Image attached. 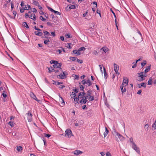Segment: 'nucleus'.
I'll list each match as a JSON object with an SVG mask.
<instances>
[{
	"label": "nucleus",
	"mask_w": 156,
	"mask_h": 156,
	"mask_svg": "<svg viewBox=\"0 0 156 156\" xmlns=\"http://www.w3.org/2000/svg\"><path fill=\"white\" fill-rule=\"evenodd\" d=\"M86 49V48L85 47H81L80 48L78 49V50H79V51L80 52L81 51H84Z\"/></svg>",
	"instance_id": "34"
},
{
	"label": "nucleus",
	"mask_w": 156,
	"mask_h": 156,
	"mask_svg": "<svg viewBox=\"0 0 156 156\" xmlns=\"http://www.w3.org/2000/svg\"><path fill=\"white\" fill-rule=\"evenodd\" d=\"M43 33L44 34V35H47V36H49L50 35V34L49 33V32L46 30H44Z\"/></svg>",
	"instance_id": "25"
},
{
	"label": "nucleus",
	"mask_w": 156,
	"mask_h": 156,
	"mask_svg": "<svg viewBox=\"0 0 156 156\" xmlns=\"http://www.w3.org/2000/svg\"><path fill=\"white\" fill-rule=\"evenodd\" d=\"M79 98H79L78 97V98L76 97V98H74V100L75 102H76V103H75L76 104L78 103V101H79Z\"/></svg>",
	"instance_id": "38"
},
{
	"label": "nucleus",
	"mask_w": 156,
	"mask_h": 156,
	"mask_svg": "<svg viewBox=\"0 0 156 156\" xmlns=\"http://www.w3.org/2000/svg\"><path fill=\"white\" fill-rule=\"evenodd\" d=\"M151 65H150L149 66H147V68L144 70V73H145L148 72L151 69Z\"/></svg>",
	"instance_id": "20"
},
{
	"label": "nucleus",
	"mask_w": 156,
	"mask_h": 156,
	"mask_svg": "<svg viewBox=\"0 0 156 156\" xmlns=\"http://www.w3.org/2000/svg\"><path fill=\"white\" fill-rule=\"evenodd\" d=\"M110 11L112 12V13H113V14L115 18H116V16L115 15V13L114 12V11L112 10V9L111 8Z\"/></svg>",
	"instance_id": "43"
},
{
	"label": "nucleus",
	"mask_w": 156,
	"mask_h": 156,
	"mask_svg": "<svg viewBox=\"0 0 156 156\" xmlns=\"http://www.w3.org/2000/svg\"><path fill=\"white\" fill-rule=\"evenodd\" d=\"M69 8L71 9H75L76 8V6L74 5H69Z\"/></svg>",
	"instance_id": "35"
},
{
	"label": "nucleus",
	"mask_w": 156,
	"mask_h": 156,
	"mask_svg": "<svg viewBox=\"0 0 156 156\" xmlns=\"http://www.w3.org/2000/svg\"><path fill=\"white\" fill-rule=\"evenodd\" d=\"M62 73H61L59 74V75L57 76L58 77V76H59L61 79H64L66 78V72H62Z\"/></svg>",
	"instance_id": "8"
},
{
	"label": "nucleus",
	"mask_w": 156,
	"mask_h": 156,
	"mask_svg": "<svg viewBox=\"0 0 156 156\" xmlns=\"http://www.w3.org/2000/svg\"><path fill=\"white\" fill-rule=\"evenodd\" d=\"M104 74L105 76V78L106 80L108 77V75L107 73L105 67H103Z\"/></svg>",
	"instance_id": "14"
},
{
	"label": "nucleus",
	"mask_w": 156,
	"mask_h": 156,
	"mask_svg": "<svg viewBox=\"0 0 156 156\" xmlns=\"http://www.w3.org/2000/svg\"><path fill=\"white\" fill-rule=\"evenodd\" d=\"M30 19H33L34 20H36V17L34 13H33V14L30 15Z\"/></svg>",
	"instance_id": "17"
},
{
	"label": "nucleus",
	"mask_w": 156,
	"mask_h": 156,
	"mask_svg": "<svg viewBox=\"0 0 156 156\" xmlns=\"http://www.w3.org/2000/svg\"><path fill=\"white\" fill-rule=\"evenodd\" d=\"M11 10H12L14 8V4L12 2H11Z\"/></svg>",
	"instance_id": "53"
},
{
	"label": "nucleus",
	"mask_w": 156,
	"mask_h": 156,
	"mask_svg": "<svg viewBox=\"0 0 156 156\" xmlns=\"http://www.w3.org/2000/svg\"><path fill=\"white\" fill-rule=\"evenodd\" d=\"M74 78L75 79L78 80L79 78V76L77 75H75Z\"/></svg>",
	"instance_id": "61"
},
{
	"label": "nucleus",
	"mask_w": 156,
	"mask_h": 156,
	"mask_svg": "<svg viewBox=\"0 0 156 156\" xmlns=\"http://www.w3.org/2000/svg\"><path fill=\"white\" fill-rule=\"evenodd\" d=\"M122 83L121 85L126 87L128 84V79L126 77H123Z\"/></svg>",
	"instance_id": "5"
},
{
	"label": "nucleus",
	"mask_w": 156,
	"mask_h": 156,
	"mask_svg": "<svg viewBox=\"0 0 156 156\" xmlns=\"http://www.w3.org/2000/svg\"><path fill=\"white\" fill-rule=\"evenodd\" d=\"M30 96L31 98L37 101L39 103H40L41 100L37 99L35 95L33 92H30Z\"/></svg>",
	"instance_id": "4"
},
{
	"label": "nucleus",
	"mask_w": 156,
	"mask_h": 156,
	"mask_svg": "<svg viewBox=\"0 0 156 156\" xmlns=\"http://www.w3.org/2000/svg\"><path fill=\"white\" fill-rule=\"evenodd\" d=\"M82 99L80 101V103L81 104H85L87 101V100H86L83 98H81Z\"/></svg>",
	"instance_id": "13"
},
{
	"label": "nucleus",
	"mask_w": 156,
	"mask_h": 156,
	"mask_svg": "<svg viewBox=\"0 0 156 156\" xmlns=\"http://www.w3.org/2000/svg\"><path fill=\"white\" fill-rule=\"evenodd\" d=\"M129 141H130V142L132 143V145H133V143H135L133 141V138H132V137H131L129 138Z\"/></svg>",
	"instance_id": "52"
},
{
	"label": "nucleus",
	"mask_w": 156,
	"mask_h": 156,
	"mask_svg": "<svg viewBox=\"0 0 156 156\" xmlns=\"http://www.w3.org/2000/svg\"><path fill=\"white\" fill-rule=\"evenodd\" d=\"M140 85L141 87H143L144 88H146V84L145 83H141Z\"/></svg>",
	"instance_id": "37"
},
{
	"label": "nucleus",
	"mask_w": 156,
	"mask_h": 156,
	"mask_svg": "<svg viewBox=\"0 0 156 156\" xmlns=\"http://www.w3.org/2000/svg\"><path fill=\"white\" fill-rule=\"evenodd\" d=\"M33 3L34 5L36 6H38L39 5V3L36 1L34 0Z\"/></svg>",
	"instance_id": "42"
},
{
	"label": "nucleus",
	"mask_w": 156,
	"mask_h": 156,
	"mask_svg": "<svg viewBox=\"0 0 156 156\" xmlns=\"http://www.w3.org/2000/svg\"><path fill=\"white\" fill-rule=\"evenodd\" d=\"M49 39V38H47L46 40L44 41V43L45 44L48 45L49 44L48 42H50Z\"/></svg>",
	"instance_id": "27"
},
{
	"label": "nucleus",
	"mask_w": 156,
	"mask_h": 156,
	"mask_svg": "<svg viewBox=\"0 0 156 156\" xmlns=\"http://www.w3.org/2000/svg\"><path fill=\"white\" fill-rule=\"evenodd\" d=\"M73 90L76 93H77L79 92V89H78L75 88V89H73Z\"/></svg>",
	"instance_id": "55"
},
{
	"label": "nucleus",
	"mask_w": 156,
	"mask_h": 156,
	"mask_svg": "<svg viewBox=\"0 0 156 156\" xmlns=\"http://www.w3.org/2000/svg\"><path fill=\"white\" fill-rule=\"evenodd\" d=\"M81 83H82L84 85L85 84H87V81H86L85 80H83L81 82ZM80 84H81V83H79Z\"/></svg>",
	"instance_id": "39"
},
{
	"label": "nucleus",
	"mask_w": 156,
	"mask_h": 156,
	"mask_svg": "<svg viewBox=\"0 0 156 156\" xmlns=\"http://www.w3.org/2000/svg\"><path fill=\"white\" fill-rule=\"evenodd\" d=\"M112 133L115 136H117L120 141L124 140L125 139V138L122 135L116 131L114 127L113 128Z\"/></svg>",
	"instance_id": "1"
},
{
	"label": "nucleus",
	"mask_w": 156,
	"mask_h": 156,
	"mask_svg": "<svg viewBox=\"0 0 156 156\" xmlns=\"http://www.w3.org/2000/svg\"><path fill=\"white\" fill-rule=\"evenodd\" d=\"M66 37L68 38H70L71 37L70 36L69 34L67 33L66 35Z\"/></svg>",
	"instance_id": "59"
},
{
	"label": "nucleus",
	"mask_w": 156,
	"mask_h": 156,
	"mask_svg": "<svg viewBox=\"0 0 156 156\" xmlns=\"http://www.w3.org/2000/svg\"><path fill=\"white\" fill-rule=\"evenodd\" d=\"M85 94V93L84 92V91H83L82 92L80 93L78 97L79 98H81L82 97H83Z\"/></svg>",
	"instance_id": "19"
},
{
	"label": "nucleus",
	"mask_w": 156,
	"mask_h": 156,
	"mask_svg": "<svg viewBox=\"0 0 156 156\" xmlns=\"http://www.w3.org/2000/svg\"><path fill=\"white\" fill-rule=\"evenodd\" d=\"M71 9L69 8V5H68L67 7H66V11H69Z\"/></svg>",
	"instance_id": "57"
},
{
	"label": "nucleus",
	"mask_w": 156,
	"mask_h": 156,
	"mask_svg": "<svg viewBox=\"0 0 156 156\" xmlns=\"http://www.w3.org/2000/svg\"><path fill=\"white\" fill-rule=\"evenodd\" d=\"M152 128L154 130L156 129V120L155 121L154 123L152 125Z\"/></svg>",
	"instance_id": "26"
},
{
	"label": "nucleus",
	"mask_w": 156,
	"mask_h": 156,
	"mask_svg": "<svg viewBox=\"0 0 156 156\" xmlns=\"http://www.w3.org/2000/svg\"><path fill=\"white\" fill-rule=\"evenodd\" d=\"M96 12L100 16V17H101V11L100 10H99L98 9L97 10Z\"/></svg>",
	"instance_id": "54"
},
{
	"label": "nucleus",
	"mask_w": 156,
	"mask_h": 156,
	"mask_svg": "<svg viewBox=\"0 0 156 156\" xmlns=\"http://www.w3.org/2000/svg\"><path fill=\"white\" fill-rule=\"evenodd\" d=\"M101 50L103 51L105 53H106L108 51V49L106 47H103L101 49Z\"/></svg>",
	"instance_id": "18"
},
{
	"label": "nucleus",
	"mask_w": 156,
	"mask_h": 156,
	"mask_svg": "<svg viewBox=\"0 0 156 156\" xmlns=\"http://www.w3.org/2000/svg\"><path fill=\"white\" fill-rule=\"evenodd\" d=\"M59 82L56 81L55 80H53V83L56 85H58V84L57 83H58Z\"/></svg>",
	"instance_id": "48"
},
{
	"label": "nucleus",
	"mask_w": 156,
	"mask_h": 156,
	"mask_svg": "<svg viewBox=\"0 0 156 156\" xmlns=\"http://www.w3.org/2000/svg\"><path fill=\"white\" fill-rule=\"evenodd\" d=\"M44 134L45 135V136L46 137H47L48 138L50 137V136H51V135L49 134H46V133H44Z\"/></svg>",
	"instance_id": "58"
},
{
	"label": "nucleus",
	"mask_w": 156,
	"mask_h": 156,
	"mask_svg": "<svg viewBox=\"0 0 156 156\" xmlns=\"http://www.w3.org/2000/svg\"><path fill=\"white\" fill-rule=\"evenodd\" d=\"M99 66L100 67L101 72V73H102L103 72H102V68L101 67V65H99Z\"/></svg>",
	"instance_id": "62"
},
{
	"label": "nucleus",
	"mask_w": 156,
	"mask_h": 156,
	"mask_svg": "<svg viewBox=\"0 0 156 156\" xmlns=\"http://www.w3.org/2000/svg\"><path fill=\"white\" fill-rule=\"evenodd\" d=\"M94 100V98L93 96H90L89 98V100L91 101Z\"/></svg>",
	"instance_id": "33"
},
{
	"label": "nucleus",
	"mask_w": 156,
	"mask_h": 156,
	"mask_svg": "<svg viewBox=\"0 0 156 156\" xmlns=\"http://www.w3.org/2000/svg\"><path fill=\"white\" fill-rule=\"evenodd\" d=\"M26 115L27 116V119L28 122H31L32 120V117L33 116V115L31 112H30V111H29L26 114Z\"/></svg>",
	"instance_id": "3"
},
{
	"label": "nucleus",
	"mask_w": 156,
	"mask_h": 156,
	"mask_svg": "<svg viewBox=\"0 0 156 156\" xmlns=\"http://www.w3.org/2000/svg\"><path fill=\"white\" fill-rule=\"evenodd\" d=\"M61 66H62L61 63H59L58 62L56 64H55V65H53V66L55 68H59L61 70H62V69L61 68Z\"/></svg>",
	"instance_id": "10"
},
{
	"label": "nucleus",
	"mask_w": 156,
	"mask_h": 156,
	"mask_svg": "<svg viewBox=\"0 0 156 156\" xmlns=\"http://www.w3.org/2000/svg\"><path fill=\"white\" fill-rule=\"evenodd\" d=\"M146 64V61H144L143 62H142L141 63V65L142 66V68Z\"/></svg>",
	"instance_id": "41"
},
{
	"label": "nucleus",
	"mask_w": 156,
	"mask_h": 156,
	"mask_svg": "<svg viewBox=\"0 0 156 156\" xmlns=\"http://www.w3.org/2000/svg\"><path fill=\"white\" fill-rule=\"evenodd\" d=\"M114 70L115 73H117V71H118L119 69V66L116 63L114 64Z\"/></svg>",
	"instance_id": "11"
},
{
	"label": "nucleus",
	"mask_w": 156,
	"mask_h": 156,
	"mask_svg": "<svg viewBox=\"0 0 156 156\" xmlns=\"http://www.w3.org/2000/svg\"><path fill=\"white\" fill-rule=\"evenodd\" d=\"M22 25L23 26L26 27L28 29L29 28V27L27 23L26 22H23Z\"/></svg>",
	"instance_id": "23"
},
{
	"label": "nucleus",
	"mask_w": 156,
	"mask_h": 156,
	"mask_svg": "<svg viewBox=\"0 0 156 156\" xmlns=\"http://www.w3.org/2000/svg\"><path fill=\"white\" fill-rule=\"evenodd\" d=\"M68 136L69 138L71 137V136H73L72 131L71 129H67L66 130L65 134L64 136Z\"/></svg>",
	"instance_id": "2"
},
{
	"label": "nucleus",
	"mask_w": 156,
	"mask_h": 156,
	"mask_svg": "<svg viewBox=\"0 0 156 156\" xmlns=\"http://www.w3.org/2000/svg\"><path fill=\"white\" fill-rule=\"evenodd\" d=\"M8 124L11 127H13L14 125V123L12 121H9V122Z\"/></svg>",
	"instance_id": "32"
},
{
	"label": "nucleus",
	"mask_w": 156,
	"mask_h": 156,
	"mask_svg": "<svg viewBox=\"0 0 156 156\" xmlns=\"http://www.w3.org/2000/svg\"><path fill=\"white\" fill-rule=\"evenodd\" d=\"M42 35H43V33H42V32L39 31L37 34V35L38 36H41Z\"/></svg>",
	"instance_id": "44"
},
{
	"label": "nucleus",
	"mask_w": 156,
	"mask_h": 156,
	"mask_svg": "<svg viewBox=\"0 0 156 156\" xmlns=\"http://www.w3.org/2000/svg\"><path fill=\"white\" fill-rule=\"evenodd\" d=\"M92 92V90H91L90 89L87 92V95L88 97L91 96Z\"/></svg>",
	"instance_id": "22"
},
{
	"label": "nucleus",
	"mask_w": 156,
	"mask_h": 156,
	"mask_svg": "<svg viewBox=\"0 0 156 156\" xmlns=\"http://www.w3.org/2000/svg\"><path fill=\"white\" fill-rule=\"evenodd\" d=\"M70 45L71 43H67L66 46V47H67L68 48H71L72 47H71Z\"/></svg>",
	"instance_id": "45"
},
{
	"label": "nucleus",
	"mask_w": 156,
	"mask_h": 156,
	"mask_svg": "<svg viewBox=\"0 0 156 156\" xmlns=\"http://www.w3.org/2000/svg\"><path fill=\"white\" fill-rule=\"evenodd\" d=\"M16 150L18 151H22L23 150L22 147L21 146H18L17 147Z\"/></svg>",
	"instance_id": "24"
},
{
	"label": "nucleus",
	"mask_w": 156,
	"mask_h": 156,
	"mask_svg": "<svg viewBox=\"0 0 156 156\" xmlns=\"http://www.w3.org/2000/svg\"><path fill=\"white\" fill-rule=\"evenodd\" d=\"M30 8H31L30 6L29 5H27V6H26V5H25V8H24L25 9H28V10Z\"/></svg>",
	"instance_id": "40"
},
{
	"label": "nucleus",
	"mask_w": 156,
	"mask_h": 156,
	"mask_svg": "<svg viewBox=\"0 0 156 156\" xmlns=\"http://www.w3.org/2000/svg\"><path fill=\"white\" fill-rule=\"evenodd\" d=\"M69 59L73 61H75L76 60V59H77V58L76 57H70Z\"/></svg>",
	"instance_id": "28"
},
{
	"label": "nucleus",
	"mask_w": 156,
	"mask_h": 156,
	"mask_svg": "<svg viewBox=\"0 0 156 156\" xmlns=\"http://www.w3.org/2000/svg\"><path fill=\"white\" fill-rule=\"evenodd\" d=\"M87 83H88V86H90L92 85V83L90 81V79H88L87 80Z\"/></svg>",
	"instance_id": "31"
},
{
	"label": "nucleus",
	"mask_w": 156,
	"mask_h": 156,
	"mask_svg": "<svg viewBox=\"0 0 156 156\" xmlns=\"http://www.w3.org/2000/svg\"><path fill=\"white\" fill-rule=\"evenodd\" d=\"M74 154L76 155H78L80 154H81L83 153V152L80 150H76L73 152Z\"/></svg>",
	"instance_id": "12"
},
{
	"label": "nucleus",
	"mask_w": 156,
	"mask_h": 156,
	"mask_svg": "<svg viewBox=\"0 0 156 156\" xmlns=\"http://www.w3.org/2000/svg\"><path fill=\"white\" fill-rule=\"evenodd\" d=\"M125 87H126L122 86V85H121L120 86V88L122 95L125 94L126 91V88H125Z\"/></svg>",
	"instance_id": "9"
},
{
	"label": "nucleus",
	"mask_w": 156,
	"mask_h": 156,
	"mask_svg": "<svg viewBox=\"0 0 156 156\" xmlns=\"http://www.w3.org/2000/svg\"><path fill=\"white\" fill-rule=\"evenodd\" d=\"M138 77H146L147 75L145 73L144 74V72H140L138 73Z\"/></svg>",
	"instance_id": "15"
},
{
	"label": "nucleus",
	"mask_w": 156,
	"mask_h": 156,
	"mask_svg": "<svg viewBox=\"0 0 156 156\" xmlns=\"http://www.w3.org/2000/svg\"><path fill=\"white\" fill-rule=\"evenodd\" d=\"M84 87L83 86V85H80V90L81 91H84Z\"/></svg>",
	"instance_id": "50"
},
{
	"label": "nucleus",
	"mask_w": 156,
	"mask_h": 156,
	"mask_svg": "<svg viewBox=\"0 0 156 156\" xmlns=\"http://www.w3.org/2000/svg\"><path fill=\"white\" fill-rule=\"evenodd\" d=\"M93 54L96 56H97L98 54V53L96 50H94L93 52Z\"/></svg>",
	"instance_id": "46"
},
{
	"label": "nucleus",
	"mask_w": 156,
	"mask_h": 156,
	"mask_svg": "<svg viewBox=\"0 0 156 156\" xmlns=\"http://www.w3.org/2000/svg\"><path fill=\"white\" fill-rule=\"evenodd\" d=\"M144 77H140L138 78V81L140 82L142 81L145 80Z\"/></svg>",
	"instance_id": "36"
},
{
	"label": "nucleus",
	"mask_w": 156,
	"mask_h": 156,
	"mask_svg": "<svg viewBox=\"0 0 156 156\" xmlns=\"http://www.w3.org/2000/svg\"><path fill=\"white\" fill-rule=\"evenodd\" d=\"M148 127L149 125L148 124H146L144 126V128L147 129H148Z\"/></svg>",
	"instance_id": "60"
},
{
	"label": "nucleus",
	"mask_w": 156,
	"mask_h": 156,
	"mask_svg": "<svg viewBox=\"0 0 156 156\" xmlns=\"http://www.w3.org/2000/svg\"><path fill=\"white\" fill-rule=\"evenodd\" d=\"M132 148L134 150L138 153H140V151L139 147H137L135 143H133V145H132Z\"/></svg>",
	"instance_id": "7"
},
{
	"label": "nucleus",
	"mask_w": 156,
	"mask_h": 156,
	"mask_svg": "<svg viewBox=\"0 0 156 156\" xmlns=\"http://www.w3.org/2000/svg\"><path fill=\"white\" fill-rule=\"evenodd\" d=\"M152 80H153V79L152 78V77H151L148 80V82L147 84H148V85H152Z\"/></svg>",
	"instance_id": "21"
},
{
	"label": "nucleus",
	"mask_w": 156,
	"mask_h": 156,
	"mask_svg": "<svg viewBox=\"0 0 156 156\" xmlns=\"http://www.w3.org/2000/svg\"><path fill=\"white\" fill-rule=\"evenodd\" d=\"M109 132L108 131H105L104 133V137H105L108 134Z\"/></svg>",
	"instance_id": "49"
},
{
	"label": "nucleus",
	"mask_w": 156,
	"mask_h": 156,
	"mask_svg": "<svg viewBox=\"0 0 156 156\" xmlns=\"http://www.w3.org/2000/svg\"><path fill=\"white\" fill-rule=\"evenodd\" d=\"M40 19L42 21H45L46 20V19L44 18L42 16H40Z\"/></svg>",
	"instance_id": "47"
},
{
	"label": "nucleus",
	"mask_w": 156,
	"mask_h": 156,
	"mask_svg": "<svg viewBox=\"0 0 156 156\" xmlns=\"http://www.w3.org/2000/svg\"><path fill=\"white\" fill-rule=\"evenodd\" d=\"M47 7L48 9V10H49L50 11L54 13L56 15H61V13L59 12L55 11L54 10H53L50 7L48 6H47Z\"/></svg>",
	"instance_id": "6"
},
{
	"label": "nucleus",
	"mask_w": 156,
	"mask_h": 156,
	"mask_svg": "<svg viewBox=\"0 0 156 156\" xmlns=\"http://www.w3.org/2000/svg\"><path fill=\"white\" fill-rule=\"evenodd\" d=\"M76 61L78 63L81 64L83 63V61L77 58V59H76Z\"/></svg>",
	"instance_id": "51"
},
{
	"label": "nucleus",
	"mask_w": 156,
	"mask_h": 156,
	"mask_svg": "<svg viewBox=\"0 0 156 156\" xmlns=\"http://www.w3.org/2000/svg\"><path fill=\"white\" fill-rule=\"evenodd\" d=\"M73 53L74 54H76V55H80V52L79 51V50H74L73 51Z\"/></svg>",
	"instance_id": "16"
},
{
	"label": "nucleus",
	"mask_w": 156,
	"mask_h": 156,
	"mask_svg": "<svg viewBox=\"0 0 156 156\" xmlns=\"http://www.w3.org/2000/svg\"><path fill=\"white\" fill-rule=\"evenodd\" d=\"M58 62L57 61L53 60H51L50 62L51 64H53V65H55V64H56Z\"/></svg>",
	"instance_id": "29"
},
{
	"label": "nucleus",
	"mask_w": 156,
	"mask_h": 156,
	"mask_svg": "<svg viewBox=\"0 0 156 156\" xmlns=\"http://www.w3.org/2000/svg\"><path fill=\"white\" fill-rule=\"evenodd\" d=\"M62 51V50L59 49L57 50L56 51V52L57 53H58V54H60L61 53Z\"/></svg>",
	"instance_id": "56"
},
{
	"label": "nucleus",
	"mask_w": 156,
	"mask_h": 156,
	"mask_svg": "<svg viewBox=\"0 0 156 156\" xmlns=\"http://www.w3.org/2000/svg\"><path fill=\"white\" fill-rule=\"evenodd\" d=\"M5 92L4 91L3 92V93H2V96H3L4 98H5L7 97V95L6 94H5L4 93V92Z\"/></svg>",
	"instance_id": "63"
},
{
	"label": "nucleus",
	"mask_w": 156,
	"mask_h": 156,
	"mask_svg": "<svg viewBox=\"0 0 156 156\" xmlns=\"http://www.w3.org/2000/svg\"><path fill=\"white\" fill-rule=\"evenodd\" d=\"M106 155V156H111V153L109 152H107Z\"/></svg>",
	"instance_id": "64"
},
{
	"label": "nucleus",
	"mask_w": 156,
	"mask_h": 156,
	"mask_svg": "<svg viewBox=\"0 0 156 156\" xmlns=\"http://www.w3.org/2000/svg\"><path fill=\"white\" fill-rule=\"evenodd\" d=\"M90 12L89 13V15H87L86 16V17L85 18V19H87V20H89L91 19L92 17L91 16V15L90 14Z\"/></svg>",
	"instance_id": "30"
}]
</instances>
